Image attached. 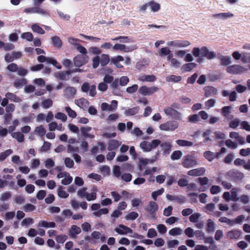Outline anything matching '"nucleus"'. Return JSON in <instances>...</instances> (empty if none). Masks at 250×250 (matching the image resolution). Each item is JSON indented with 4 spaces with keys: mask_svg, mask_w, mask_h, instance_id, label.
Instances as JSON below:
<instances>
[{
    "mask_svg": "<svg viewBox=\"0 0 250 250\" xmlns=\"http://www.w3.org/2000/svg\"><path fill=\"white\" fill-rule=\"evenodd\" d=\"M86 190H87V188H84V187L80 188L77 191V195L81 198H83L84 197H86V196L87 194Z\"/></svg>",
    "mask_w": 250,
    "mask_h": 250,
    "instance_id": "nucleus-49",
    "label": "nucleus"
},
{
    "mask_svg": "<svg viewBox=\"0 0 250 250\" xmlns=\"http://www.w3.org/2000/svg\"><path fill=\"white\" fill-rule=\"evenodd\" d=\"M226 145L229 147L231 149H235L237 147V145L236 143L231 141L230 140H228L226 142Z\"/></svg>",
    "mask_w": 250,
    "mask_h": 250,
    "instance_id": "nucleus-63",
    "label": "nucleus"
},
{
    "mask_svg": "<svg viewBox=\"0 0 250 250\" xmlns=\"http://www.w3.org/2000/svg\"><path fill=\"white\" fill-rule=\"evenodd\" d=\"M124 58L121 56H118L111 59V62L114 63L117 67L122 68L123 65L120 63V62H123Z\"/></svg>",
    "mask_w": 250,
    "mask_h": 250,
    "instance_id": "nucleus-22",
    "label": "nucleus"
},
{
    "mask_svg": "<svg viewBox=\"0 0 250 250\" xmlns=\"http://www.w3.org/2000/svg\"><path fill=\"white\" fill-rule=\"evenodd\" d=\"M201 214L199 213H195L192 214L189 217V221L192 223H196L198 222L199 218L201 217Z\"/></svg>",
    "mask_w": 250,
    "mask_h": 250,
    "instance_id": "nucleus-35",
    "label": "nucleus"
},
{
    "mask_svg": "<svg viewBox=\"0 0 250 250\" xmlns=\"http://www.w3.org/2000/svg\"><path fill=\"white\" fill-rule=\"evenodd\" d=\"M241 128L247 131H250V125L247 121H243L240 123Z\"/></svg>",
    "mask_w": 250,
    "mask_h": 250,
    "instance_id": "nucleus-59",
    "label": "nucleus"
},
{
    "mask_svg": "<svg viewBox=\"0 0 250 250\" xmlns=\"http://www.w3.org/2000/svg\"><path fill=\"white\" fill-rule=\"evenodd\" d=\"M33 220L32 218L28 217L23 219L21 222V225L22 226H26L29 224H32Z\"/></svg>",
    "mask_w": 250,
    "mask_h": 250,
    "instance_id": "nucleus-58",
    "label": "nucleus"
},
{
    "mask_svg": "<svg viewBox=\"0 0 250 250\" xmlns=\"http://www.w3.org/2000/svg\"><path fill=\"white\" fill-rule=\"evenodd\" d=\"M173 208L172 206H169L167 208L164 209L163 211V215L166 216H169L172 214Z\"/></svg>",
    "mask_w": 250,
    "mask_h": 250,
    "instance_id": "nucleus-60",
    "label": "nucleus"
},
{
    "mask_svg": "<svg viewBox=\"0 0 250 250\" xmlns=\"http://www.w3.org/2000/svg\"><path fill=\"white\" fill-rule=\"evenodd\" d=\"M117 106V102L113 100L111 102L110 104L103 103L101 104V109L104 111H111L116 109Z\"/></svg>",
    "mask_w": 250,
    "mask_h": 250,
    "instance_id": "nucleus-10",
    "label": "nucleus"
},
{
    "mask_svg": "<svg viewBox=\"0 0 250 250\" xmlns=\"http://www.w3.org/2000/svg\"><path fill=\"white\" fill-rule=\"evenodd\" d=\"M183 232V230L180 228H174L169 230L168 233L172 236L179 235Z\"/></svg>",
    "mask_w": 250,
    "mask_h": 250,
    "instance_id": "nucleus-25",
    "label": "nucleus"
},
{
    "mask_svg": "<svg viewBox=\"0 0 250 250\" xmlns=\"http://www.w3.org/2000/svg\"><path fill=\"white\" fill-rule=\"evenodd\" d=\"M157 235L156 231L154 229H150L147 233V236L148 238H153Z\"/></svg>",
    "mask_w": 250,
    "mask_h": 250,
    "instance_id": "nucleus-57",
    "label": "nucleus"
},
{
    "mask_svg": "<svg viewBox=\"0 0 250 250\" xmlns=\"http://www.w3.org/2000/svg\"><path fill=\"white\" fill-rule=\"evenodd\" d=\"M100 172L104 175H109L110 173V168L107 166H103L100 168Z\"/></svg>",
    "mask_w": 250,
    "mask_h": 250,
    "instance_id": "nucleus-52",
    "label": "nucleus"
},
{
    "mask_svg": "<svg viewBox=\"0 0 250 250\" xmlns=\"http://www.w3.org/2000/svg\"><path fill=\"white\" fill-rule=\"evenodd\" d=\"M242 235V231L240 230H233L228 232L227 236L231 239H238Z\"/></svg>",
    "mask_w": 250,
    "mask_h": 250,
    "instance_id": "nucleus-17",
    "label": "nucleus"
},
{
    "mask_svg": "<svg viewBox=\"0 0 250 250\" xmlns=\"http://www.w3.org/2000/svg\"><path fill=\"white\" fill-rule=\"evenodd\" d=\"M110 61V58L108 55L106 54H102L101 57H100V62L101 65L102 66H105L108 63V62Z\"/></svg>",
    "mask_w": 250,
    "mask_h": 250,
    "instance_id": "nucleus-24",
    "label": "nucleus"
},
{
    "mask_svg": "<svg viewBox=\"0 0 250 250\" xmlns=\"http://www.w3.org/2000/svg\"><path fill=\"white\" fill-rule=\"evenodd\" d=\"M237 98V94L236 91H231L229 95V100L230 102H234V101H236Z\"/></svg>",
    "mask_w": 250,
    "mask_h": 250,
    "instance_id": "nucleus-61",
    "label": "nucleus"
},
{
    "mask_svg": "<svg viewBox=\"0 0 250 250\" xmlns=\"http://www.w3.org/2000/svg\"><path fill=\"white\" fill-rule=\"evenodd\" d=\"M205 171L204 168L194 169L188 171V174L190 176H198L203 175Z\"/></svg>",
    "mask_w": 250,
    "mask_h": 250,
    "instance_id": "nucleus-19",
    "label": "nucleus"
},
{
    "mask_svg": "<svg viewBox=\"0 0 250 250\" xmlns=\"http://www.w3.org/2000/svg\"><path fill=\"white\" fill-rule=\"evenodd\" d=\"M15 215L14 211H8L5 213L4 215V218L5 220L8 221L12 219Z\"/></svg>",
    "mask_w": 250,
    "mask_h": 250,
    "instance_id": "nucleus-51",
    "label": "nucleus"
},
{
    "mask_svg": "<svg viewBox=\"0 0 250 250\" xmlns=\"http://www.w3.org/2000/svg\"><path fill=\"white\" fill-rule=\"evenodd\" d=\"M21 37L23 39H26L28 41L31 42L33 39V36L30 32H25L21 35Z\"/></svg>",
    "mask_w": 250,
    "mask_h": 250,
    "instance_id": "nucleus-46",
    "label": "nucleus"
},
{
    "mask_svg": "<svg viewBox=\"0 0 250 250\" xmlns=\"http://www.w3.org/2000/svg\"><path fill=\"white\" fill-rule=\"evenodd\" d=\"M6 97L8 98V99L13 100L15 102L19 103L21 101V100L15 94L12 93H7L5 95Z\"/></svg>",
    "mask_w": 250,
    "mask_h": 250,
    "instance_id": "nucleus-29",
    "label": "nucleus"
},
{
    "mask_svg": "<svg viewBox=\"0 0 250 250\" xmlns=\"http://www.w3.org/2000/svg\"><path fill=\"white\" fill-rule=\"evenodd\" d=\"M58 178H62V184L64 185H67L70 184L72 181V177L67 172H60L57 176Z\"/></svg>",
    "mask_w": 250,
    "mask_h": 250,
    "instance_id": "nucleus-6",
    "label": "nucleus"
},
{
    "mask_svg": "<svg viewBox=\"0 0 250 250\" xmlns=\"http://www.w3.org/2000/svg\"><path fill=\"white\" fill-rule=\"evenodd\" d=\"M121 145V142L116 140H111L108 143L107 146V150L112 151L115 150Z\"/></svg>",
    "mask_w": 250,
    "mask_h": 250,
    "instance_id": "nucleus-15",
    "label": "nucleus"
},
{
    "mask_svg": "<svg viewBox=\"0 0 250 250\" xmlns=\"http://www.w3.org/2000/svg\"><path fill=\"white\" fill-rule=\"evenodd\" d=\"M139 80L142 82H154L156 80V77L154 75H142Z\"/></svg>",
    "mask_w": 250,
    "mask_h": 250,
    "instance_id": "nucleus-23",
    "label": "nucleus"
},
{
    "mask_svg": "<svg viewBox=\"0 0 250 250\" xmlns=\"http://www.w3.org/2000/svg\"><path fill=\"white\" fill-rule=\"evenodd\" d=\"M244 54H242L239 51H234L232 53V56L235 60H239L240 59L242 60Z\"/></svg>",
    "mask_w": 250,
    "mask_h": 250,
    "instance_id": "nucleus-54",
    "label": "nucleus"
},
{
    "mask_svg": "<svg viewBox=\"0 0 250 250\" xmlns=\"http://www.w3.org/2000/svg\"><path fill=\"white\" fill-rule=\"evenodd\" d=\"M183 153L180 150L174 151L171 155L170 158L172 160H178L182 156Z\"/></svg>",
    "mask_w": 250,
    "mask_h": 250,
    "instance_id": "nucleus-34",
    "label": "nucleus"
},
{
    "mask_svg": "<svg viewBox=\"0 0 250 250\" xmlns=\"http://www.w3.org/2000/svg\"><path fill=\"white\" fill-rule=\"evenodd\" d=\"M235 89L236 92H237L238 93H242L246 91L247 87L246 86L243 85L242 84H237L236 85Z\"/></svg>",
    "mask_w": 250,
    "mask_h": 250,
    "instance_id": "nucleus-48",
    "label": "nucleus"
},
{
    "mask_svg": "<svg viewBox=\"0 0 250 250\" xmlns=\"http://www.w3.org/2000/svg\"><path fill=\"white\" fill-rule=\"evenodd\" d=\"M55 118L62 121V122H65L67 119L66 115L62 112L57 113L55 115Z\"/></svg>",
    "mask_w": 250,
    "mask_h": 250,
    "instance_id": "nucleus-31",
    "label": "nucleus"
},
{
    "mask_svg": "<svg viewBox=\"0 0 250 250\" xmlns=\"http://www.w3.org/2000/svg\"><path fill=\"white\" fill-rule=\"evenodd\" d=\"M48 126L49 131H54L55 130L62 131L63 129L62 124H58L55 121L50 123L48 125Z\"/></svg>",
    "mask_w": 250,
    "mask_h": 250,
    "instance_id": "nucleus-13",
    "label": "nucleus"
},
{
    "mask_svg": "<svg viewBox=\"0 0 250 250\" xmlns=\"http://www.w3.org/2000/svg\"><path fill=\"white\" fill-rule=\"evenodd\" d=\"M114 231L120 235H126L127 233H132V230L125 225H119L114 229Z\"/></svg>",
    "mask_w": 250,
    "mask_h": 250,
    "instance_id": "nucleus-8",
    "label": "nucleus"
},
{
    "mask_svg": "<svg viewBox=\"0 0 250 250\" xmlns=\"http://www.w3.org/2000/svg\"><path fill=\"white\" fill-rule=\"evenodd\" d=\"M176 143L181 146H191L193 145V143L184 140H178Z\"/></svg>",
    "mask_w": 250,
    "mask_h": 250,
    "instance_id": "nucleus-27",
    "label": "nucleus"
},
{
    "mask_svg": "<svg viewBox=\"0 0 250 250\" xmlns=\"http://www.w3.org/2000/svg\"><path fill=\"white\" fill-rule=\"evenodd\" d=\"M52 41L54 45L57 47H61L62 42L60 39L58 37H54L52 38Z\"/></svg>",
    "mask_w": 250,
    "mask_h": 250,
    "instance_id": "nucleus-42",
    "label": "nucleus"
},
{
    "mask_svg": "<svg viewBox=\"0 0 250 250\" xmlns=\"http://www.w3.org/2000/svg\"><path fill=\"white\" fill-rule=\"evenodd\" d=\"M233 17V14L230 12L220 13V19L226 20Z\"/></svg>",
    "mask_w": 250,
    "mask_h": 250,
    "instance_id": "nucleus-41",
    "label": "nucleus"
},
{
    "mask_svg": "<svg viewBox=\"0 0 250 250\" xmlns=\"http://www.w3.org/2000/svg\"><path fill=\"white\" fill-rule=\"evenodd\" d=\"M204 156L208 161H210L216 157L217 155L211 152L207 151L205 153Z\"/></svg>",
    "mask_w": 250,
    "mask_h": 250,
    "instance_id": "nucleus-53",
    "label": "nucleus"
},
{
    "mask_svg": "<svg viewBox=\"0 0 250 250\" xmlns=\"http://www.w3.org/2000/svg\"><path fill=\"white\" fill-rule=\"evenodd\" d=\"M197 164V162L194 157L192 155H188L184 157L182 163L183 166L186 168H190L194 166Z\"/></svg>",
    "mask_w": 250,
    "mask_h": 250,
    "instance_id": "nucleus-4",
    "label": "nucleus"
},
{
    "mask_svg": "<svg viewBox=\"0 0 250 250\" xmlns=\"http://www.w3.org/2000/svg\"><path fill=\"white\" fill-rule=\"evenodd\" d=\"M215 225L214 222L211 220H208L207 229L208 232H212L215 228Z\"/></svg>",
    "mask_w": 250,
    "mask_h": 250,
    "instance_id": "nucleus-39",
    "label": "nucleus"
},
{
    "mask_svg": "<svg viewBox=\"0 0 250 250\" xmlns=\"http://www.w3.org/2000/svg\"><path fill=\"white\" fill-rule=\"evenodd\" d=\"M65 166L68 168H72L74 166L73 161L69 158H65L64 159Z\"/></svg>",
    "mask_w": 250,
    "mask_h": 250,
    "instance_id": "nucleus-56",
    "label": "nucleus"
},
{
    "mask_svg": "<svg viewBox=\"0 0 250 250\" xmlns=\"http://www.w3.org/2000/svg\"><path fill=\"white\" fill-rule=\"evenodd\" d=\"M161 146L162 147L165 153H169L171 147V145L170 143L167 142L161 144Z\"/></svg>",
    "mask_w": 250,
    "mask_h": 250,
    "instance_id": "nucleus-30",
    "label": "nucleus"
},
{
    "mask_svg": "<svg viewBox=\"0 0 250 250\" xmlns=\"http://www.w3.org/2000/svg\"><path fill=\"white\" fill-rule=\"evenodd\" d=\"M86 62L85 57L81 55H78L74 59V63L76 67H80L85 64Z\"/></svg>",
    "mask_w": 250,
    "mask_h": 250,
    "instance_id": "nucleus-14",
    "label": "nucleus"
},
{
    "mask_svg": "<svg viewBox=\"0 0 250 250\" xmlns=\"http://www.w3.org/2000/svg\"><path fill=\"white\" fill-rule=\"evenodd\" d=\"M238 189L237 188H233L231 191V200L234 201H236L238 200L239 198L237 196V192L238 191Z\"/></svg>",
    "mask_w": 250,
    "mask_h": 250,
    "instance_id": "nucleus-45",
    "label": "nucleus"
},
{
    "mask_svg": "<svg viewBox=\"0 0 250 250\" xmlns=\"http://www.w3.org/2000/svg\"><path fill=\"white\" fill-rule=\"evenodd\" d=\"M138 217V213L133 211L128 214L125 216V219L127 220H134Z\"/></svg>",
    "mask_w": 250,
    "mask_h": 250,
    "instance_id": "nucleus-44",
    "label": "nucleus"
},
{
    "mask_svg": "<svg viewBox=\"0 0 250 250\" xmlns=\"http://www.w3.org/2000/svg\"><path fill=\"white\" fill-rule=\"evenodd\" d=\"M158 206L154 201H150L146 208V211L152 215L153 218L155 219V212L158 210Z\"/></svg>",
    "mask_w": 250,
    "mask_h": 250,
    "instance_id": "nucleus-9",
    "label": "nucleus"
},
{
    "mask_svg": "<svg viewBox=\"0 0 250 250\" xmlns=\"http://www.w3.org/2000/svg\"><path fill=\"white\" fill-rule=\"evenodd\" d=\"M81 232V228L76 226L72 225L69 230V235L71 238H76L77 235Z\"/></svg>",
    "mask_w": 250,
    "mask_h": 250,
    "instance_id": "nucleus-12",
    "label": "nucleus"
},
{
    "mask_svg": "<svg viewBox=\"0 0 250 250\" xmlns=\"http://www.w3.org/2000/svg\"><path fill=\"white\" fill-rule=\"evenodd\" d=\"M65 111L67 113L68 115L72 118H74L77 116L76 112L72 110L70 107L66 106L65 108Z\"/></svg>",
    "mask_w": 250,
    "mask_h": 250,
    "instance_id": "nucleus-40",
    "label": "nucleus"
},
{
    "mask_svg": "<svg viewBox=\"0 0 250 250\" xmlns=\"http://www.w3.org/2000/svg\"><path fill=\"white\" fill-rule=\"evenodd\" d=\"M108 86L105 82L100 83L98 86V90L101 91H104L107 89Z\"/></svg>",
    "mask_w": 250,
    "mask_h": 250,
    "instance_id": "nucleus-64",
    "label": "nucleus"
},
{
    "mask_svg": "<svg viewBox=\"0 0 250 250\" xmlns=\"http://www.w3.org/2000/svg\"><path fill=\"white\" fill-rule=\"evenodd\" d=\"M12 138L15 139L19 143H21L24 141V136L21 132H15L11 134Z\"/></svg>",
    "mask_w": 250,
    "mask_h": 250,
    "instance_id": "nucleus-20",
    "label": "nucleus"
},
{
    "mask_svg": "<svg viewBox=\"0 0 250 250\" xmlns=\"http://www.w3.org/2000/svg\"><path fill=\"white\" fill-rule=\"evenodd\" d=\"M179 125L174 121L167 122L165 123L160 125L159 127L161 130L163 131H173L177 128Z\"/></svg>",
    "mask_w": 250,
    "mask_h": 250,
    "instance_id": "nucleus-2",
    "label": "nucleus"
},
{
    "mask_svg": "<svg viewBox=\"0 0 250 250\" xmlns=\"http://www.w3.org/2000/svg\"><path fill=\"white\" fill-rule=\"evenodd\" d=\"M182 80V78L180 76L170 75L167 78V81L168 82H178Z\"/></svg>",
    "mask_w": 250,
    "mask_h": 250,
    "instance_id": "nucleus-33",
    "label": "nucleus"
},
{
    "mask_svg": "<svg viewBox=\"0 0 250 250\" xmlns=\"http://www.w3.org/2000/svg\"><path fill=\"white\" fill-rule=\"evenodd\" d=\"M41 105L44 108H49L52 106L53 101L50 99H47L42 102Z\"/></svg>",
    "mask_w": 250,
    "mask_h": 250,
    "instance_id": "nucleus-26",
    "label": "nucleus"
},
{
    "mask_svg": "<svg viewBox=\"0 0 250 250\" xmlns=\"http://www.w3.org/2000/svg\"><path fill=\"white\" fill-rule=\"evenodd\" d=\"M67 239V236L65 234L58 235L56 237V240L59 243H63Z\"/></svg>",
    "mask_w": 250,
    "mask_h": 250,
    "instance_id": "nucleus-47",
    "label": "nucleus"
},
{
    "mask_svg": "<svg viewBox=\"0 0 250 250\" xmlns=\"http://www.w3.org/2000/svg\"><path fill=\"white\" fill-rule=\"evenodd\" d=\"M76 94V89L70 86H66L63 89V97L66 99H71Z\"/></svg>",
    "mask_w": 250,
    "mask_h": 250,
    "instance_id": "nucleus-5",
    "label": "nucleus"
},
{
    "mask_svg": "<svg viewBox=\"0 0 250 250\" xmlns=\"http://www.w3.org/2000/svg\"><path fill=\"white\" fill-rule=\"evenodd\" d=\"M196 66V64L194 63H189L186 64H185L182 66V69L185 71H189L193 68Z\"/></svg>",
    "mask_w": 250,
    "mask_h": 250,
    "instance_id": "nucleus-43",
    "label": "nucleus"
},
{
    "mask_svg": "<svg viewBox=\"0 0 250 250\" xmlns=\"http://www.w3.org/2000/svg\"><path fill=\"white\" fill-rule=\"evenodd\" d=\"M167 248L168 249L175 248L176 246L179 245V242L178 240H168L167 242Z\"/></svg>",
    "mask_w": 250,
    "mask_h": 250,
    "instance_id": "nucleus-37",
    "label": "nucleus"
},
{
    "mask_svg": "<svg viewBox=\"0 0 250 250\" xmlns=\"http://www.w3.org/2000/svg\"><path fill=\"white\" fill-rule=\"evenodd\" d=\"M113 173L116 177H119L121 175V168L118 166H115L113 168Z\"/></svg>",
    "mask_w": 250,
    "mask_h": 250,
    "instance_id": "nucleus-62",
    "label": "nucleus"
},
{
    "mask_svg": "<svg viewBox=\"0 0 250 250\" xmlns=\"http://www.w3.org/2000/svg\"><path fill=\"white\" fill-rule=\"evenodd\" d=\"M58 195L61 198H66L69 194L66 191L63 190L62 187H60L58 189Z\"/></svg>",
    "mask_w": 250,
    "mask_h": 250,
    "instance_id": "nucleus-32",
    "label": "nucleus"
},
{
    "mask_svg": "<svg viewBox=\"0 0 250 250\" xmlns=\"http://www.w3.org/2000/svg\"><path fill=\"white\" fill-rule=\"evenodd\" d=\"M44 163L45 167L47 168L52 167L55 166V162L54 160L51 158L46 159L44 161Z\"/></svg>",
    "mask_w": 250,
    "mask_h": 250,
    "instance_id": "nucleus-38",
    "label": "nucleus"
},
{
    "mask_svg": "<svg viewBox=\"0 0 250 250\" xmlns=\"http://www.w3.org/2000/svg\"><path fill=\"white\" fill-rule=\"evenodd\" d=\"M46 133L45 128L42 125L36 126L34 129V133L41 138H42Z\"/></svg>",
    "mask_w": 250,
    "mask_h": 250,
    "instance_id": "nucleus-16",
    "label": "nucleus"
},
{
    "mask_svg": "<svg viewBox=\"0 0 250 250\" xmlns=\"http://www.w3.org/2000/svg\"><path fill=\"white\" fill-rule=\"evenodd\" d=\"M161 143V141L159 139L153 140L150 142L144 141L140 143V147L143 151L149 152L160 145Z\"/></svg>",
    "mask_w": 250,
    "mask_h": 250,
    "instance_id": "nucleus-1",
    "label": "nucleus"
},
{
    "mask_svg": "<svg viewBox=\"0 0 250 250\" xmlns=\"http://www.w3.org/2000/svg\"><path fill=\"white\" fill-rule=\"evenodd\" d=\"M232 62L231 59L229 56H222L221 63L223 65H228Z\"/></svg>",
    "mask_w": 250,
    "mask_h": 250,
    "instance_id": "nucleus-28",
    "label": "nucleus"
},
{
    "mask_svg": "<svg viewBox=\"0 0 250 250\" xmlns=\"http://www.w3.org/2000/svg\"><path fill=\"white\" fill-rule=\"evenodd\" d=\"M179 220V218L172 216V217H170L167 219L166 220V223L169 225H172L174 223L178 222Z\"/></svg>",
    "mask_w": 250,
    "mask_h": 250,
    "instance_id": "nucleus-50",
    "label": "nucleus"
},
{
    "mask_svg": "<svg viewBox=\"0 0 250 250\" xmlns=\"http://www.w3.org/2000/svg\"><path fill=\"white\" fill-rule=\"evenodd\" d=\"M239 153L242 156H248L250 155V148L241 149L240 150Z\"/></svg>",
    "mask_w": 250,
    "mask_h": 250,
    "instance_id": "nucleus-55",
    "label": "nucleus"
},
{
    "mask_svg": "<svg viewBox=\"0 0 250 250\" xmlns=\"http://www.w3.org/2000/svg\"><path fill=\"white\" fill-rule=\"evenodd\" d=\"M247 69L239 65H232L227 68V71L233 74H238L245 72Z\"/></svg>",
    "mask_w": 250,
    "mask_h": 250,
    "instance_id": "nucleus-3",
    "label": "nucleus"
},
{
    "mask_svg": "<svg viewBox=\"0 0 250 250\" xmlns=\"http://www.w3.org/2000/svg\"><path fill=\"white\" fill-rule=\"evenodd\" d=\"M164 111L167 115L171 116L176 119L179 120L181 118L180 113L171 107H167L165 109Z\"/></svg>",
    "mask_w": 250,
    "mask_h": 250,
    "instance_id": "nucleus-11",
    "label": "nucleus"
},
{
    "mask_svg": "<svg viewBox=\"0 0 250 250\" xmlns=\"http://www.w3.org/2000/svg\"><path fill=\"white\" fill-rule=\"evenodd\" d=\"M31 28L34 32H37L39 34H43L44 33V31L38 24H34L32 25Z\"/></svg>",
    "mask_w": 250,
    "mask_h": 250,
    "instance_id": "nucleus-36",
    "label": "nucleus"
},
{
    "mask_svg": "<svg viewBox=\"0 0 250 250\" xmlns=\"http://www.w3.org/2000/svg\"><path fill=\"white\" fill-rule=\"evenodd\" d=\"M38 226L45 228H54L56 227V224L53 222H48L45 221H41L38 223Z\"/></svg>",
    "mask_w": 250,
    "mask_h": 250,
    "instance_id": "nucleus-21",
    "label": "nucleus"
},
{
    "mask_svg": "<svg viewBox=\"0 0 250 250\" xmlns=\"http://www.w3.org/2000/svg\"><path fill=\"white\" fill-rule=\"evenodd\" d=\"M75 104L83 109L87 108L89 105L88 101L86 99L83 98L76 100Z\"/></svg>",
    "mask_w": 250,
    "mask_h": 250,
    "instance_id": "nucleus-18",
    "label": "nucleus"
},
{
    "mask_svg": "<svg viewBox=\"0 0 250 250\" xmlns=\"http://www.w3.org/2000/svg\"><path fill=\"white\" fill-rule=\"evenodd\" d=\"M158 88L156 86H152L151 87H147L146 86H141L139 89V92L143 95L146 96L150 95L158 90Z\"/></svg>",
    "mask_w": 250,
    "mask_h": 250,
    "instance_id": "nucleus-7",
    "label": "nucleus"
}]
</instances>
